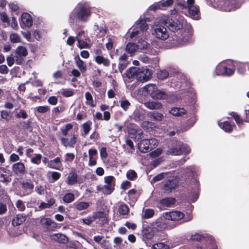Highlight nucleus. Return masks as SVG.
<instances>
[{
  "instance_id": "obj_1",
  "label": "nucleus",
  "mask_w": 249,
  "mask_h": 249,
  "mask_svg": "<svg viewBox=\"0 0 249 249\" xmlns=\"http://www.w3.org/2000/svg\"><path fill=\"white\" fill-rule=\"evenodd\" d=\"M161 23L166 26L168 29L174 32L169 38L173 46L183 45L186 44L192 36V29L189 28L184 30L182 34L176 33V32L183 29V24L178 19H173L169 17H166L162 19Z\"/></svg>"
},
{
  "instance_id": "obj_2",
  "label": "nucleus",
  "mask_w": 249,
  "mask_h": 249,
  "mask_svg": "<svg viewBox=\"0 0 249 249\" xmlns=\"http://www.w3.org/2000/svg\"><path fill=\"white\" fill-rule=\"evenodd\" d=\"M125 74L128 78H136L138 81L141 82L148 81L152 75V72L149 70L135 67L127 70Z\"/></svg>"
},
{
  "instance_id": "obj_3",
  "label": "nucleus",
  "mask_w": 249,
  "mask_h": 249,
  "mask_svg": "<svg viewBox=\"0 0 249 249\" xmlns=\"http://www.w3.org/2000/svg\"><path fill=\"white\" fill-rule=\"evenodd\" d=\"M147 93L155 100H166L168 98L167 94L164 91L158 89L155 84H148L144 87Z\"/></svg>"
},
{
  "instance_id": "obj_4",
  "label": "nucleus",
  "mask_w": 249,
  "mask_h": 249,
  "mask_svg": "<svg viewBox=\"0 0 249 249\" xmlns=\"http://www.w3.org/2000/svg\"><path fill=\"white\" fill-rule=\"evenodd\" d=\"M178 179L175 177H170L161 182V189L164 193H172L178 186Z\"/></svg>"
},
{
  "instance_id": "obj_5",
  "label": "nucleus",
  "mask_w": 249,
  "mask_h": 249,
  "mask_svg": "<svg viewBox=\"0 0 249 249\" xmlns=\"http://www.w3.org/2000/svg\"><path fill=\"white\" fill-rule=\"evenodd\" d=\"M235 71V66L232 63H223L217 66L216 71L218 75L231 76Z\"/></svg>"
},
{
  "instance_id": "obj_6",
  "label": "nucleus",
  "mask_w": 249,
  "mask_h": 249,
  "mask_svg": "<svg viewBox=\"0 0 249 249\" xmlns=\"http://www.w3.org/2000/svg\"><path fill=\"white\" fill-rule=\"evenodd\" d=\"M74 10L77 12V19L82 22L87 21L91 14L89 7L84 5H78Z\"/></svg>"
},
{
  "instance_id": "obj_7",
  "label": "nucleus",
  "mask_w": 249,
  "mask_h": 249,
  "mask_svg": "<svg viewBox=\"0 0 249 249\" xmlns=\"http://www.w3.org/2000/svg\"><path fill=\"white\" fill-rule=\"evenodd\" d=\"M20 191L19 196H24L31 194L34 190V184L31 179H27L19 182Z\"/></svg>"
},
{
  "instance_id": "obj_8",
  "label": "nucleus",
  "mask_w": 249,
  "mask_h": 249,
  "mask_svg": "<svg viewBox=\"0 0 249 249\" xmlns=\"http://www.w3.org/2000/svg\"><path fill=\"white\" fill-rule=\"evenodd\" d=\"M163 24L156 25L154 28V34L156 37L162 40H165L167 39L169 35L167 31L166 28Z\"/></svg>"
},
{
  "instance_id": "obj_9",
  "label": "nucleus",
  "mask_w": 249,
  "mask_h": 249,
  "mask_svg": "<svg viewBox=\"0 0 249 249\" xmlns=\"http://www.w3.org/2000/svg\"><path fill=\"white\" fill-rule=\"evenodd\" d=\"M40 223L45 231H54L57 228V223L50 218L43 217L41 218Z\"/></svg>"
},
{
  "instance_id": "obj_10",
  "label": "nucleus",
  "mask_w": 249,
  "mask_h": 249,
  "mask_svg": "<svg viewBox=\"0 0 249 249\" xmlns=\"http://www.w3.org/2000/svg\"><path fill=\"white\" fill-rule=\"evenodd\" d=\"M163 216L167 220L178 221L183 218L184 214L183 213L180 211H173L164 213Z\"/></svg>"
},
{
  "instance_id": "obj_11",
  "label": "nucleus",
  "mask_w": 249,
  "mask_h": 249,
  "mask_svg": "<svg viewBox=\"0 0 249 249\" xmlns=\"http://www.w3.org/2000/svg\"><path fill=\"white\" fill-rule=\"evenodd\" d=\"M70 139L67 138L62 137L60 139L61 144L65 147L73 148L77 142L78 135H71Z\"/></svg>"
},
{
  "instance_id": "obj_12",
  "label": "nucleus",
  "mask_w": 249,
  "mask_h": 249,
  "mask_svg": "<svg viewBox=\"0 0 249 249\" xmlns=\"http://www.w3.org/2000/svg\"><path fill=\"white\" fill-rule=\"evenodd\" d=\"M142 233L143 238L149 240H151L154 237L155 233V230L149 225L143 224Z\"/></svg>"
},
{
  "instance_id": "obj_13",
  "label": "nucleus",
  "mask_w": 249,
  "mask_h": 249,
  "mask_svg": "<svg viewBox=\"0 0 249 249\" xmlns=\"http://www.w3.org/2000/svg\"><path fill=\"white\" fill-rule=\"evenodd\" d=\"M173 2V0H162L151 5L150 9L153 11H156L158 9H162L164 7L172 5Z\"/></svg>"
},
{
  "instance_id": "obj_14",
  "label": "nucleus",
  "mask_w": 249,
  "mask_h": 249,
  "mask_svg": "<svg viewBox=\"0 0 249 249\" xmlns=\"http://www.w3.org/2000/svg\"><path fill=\"white\" fill-rule=\"evenodd\" d=\"M180 142L176 141L173 145L166 152V154L172 156L181 155V149H180Z\"/></svg>"
},
{
  "instance_id": "obj_15",
  "label": "nucleus",
  "mask_w": 249,
  "mask_h": 249,
  "mask_svg": "<svg viewBox=\"0 0 249 249\" xmlns=\"http://www.w3.org/2000/svg\"><path fill=\"white\" fill-rule=\"evenodd\" d=\"M12 171L16 175H23L26 172L25 165L21 162L16 163L12 166Z\"/></svg>"
},
{
  "instance_id": "obj_16",
  "label": "nucleus",
  "mask_w": 249,
  "mask_h": 249,
  "mask_svg": "<svg viewBox=\"0 0 249 249\" xmlns=\"http://www.w3.org/2000/svg\"><path fill=\"white\" fill-rule=\"evenodd\" d=\"M155 141L154 139H144L141 141L140 147L142 149L141 151L143 153H146L150 151L152 148L150 146L151 143Z\"/></svg>"
},
{
  "instance_id": "obj_17",
  "label": "nucleus",
  "mask_w": 249,
  "mask_h": 249,
  "mask_svg": "<svg viewBox=\"0 0 249 249\" xmlns=\"http://www.w3.org/2000/svg\"><path fill=\"white\" fill-rule=\"evenodd\" d=\"M97 190L102 192L105 195L111 194L115 189V184H106L104 186L98 185Z\"/></svg>"
},
{
  "instance_id": "obj_18",
  "label": "nucleus",
  "mask_w": 249,
  "mask_h": 249,
  "mask_svg": "<svg viewBox=\"0 0 249 249\" xmlns=\"http://www.w3.org/2000/svg\"><path fill=\"white\" fill-rule=\"evenodd\" d=\"M47 166L52 169L60 170V168L62 167L61 158L57 157L53 160H49Z\"/></svg>"
},
{
  "instance_id": "obj_19",
  "label": "nucleus",
  "mask_w": 249,
  "mask_h": 249,
  "mask_svg": "<svg viewBox=\"0 0 249 249\" xmlns=\"http://www.w3.org/2000/svg\"><path fill=\"white\" fill-rule=\"evenodd\" d=\"M16 127L20 130L32 131V122L30 120L20 121L17 124Z\"/></svg>"
},
{
  "instance_id": "obj_20",
  "label": "nucleus",
  "mask_w": 249,
  "mask_h": 249,
  "mask_svg": "<svg viewBox=\"0 0 249 249\" xmlns=\"http://www.w3.org/2000/svg\"><path fill=\"white\" fill-rule=\"evenodd\" d=\"M189 13L191 17L195 19H199L200 18L199 6L195 5L188 8Z\"/></svg>"
},
{
  "instance_id": "obj_21",
  "label": "nucleus",
  "mask_w": 249,
  "mask_h": 249,
  "mask_svg": "<svg viewBox=\"0 0 249 249\" xmlns=\"http://www.w3.org/2000/svg\"><path fill=\"white\" fill-rule=\"evenodd\" d=\"M22 24L25 26L30 27L33 24V19L31 16L27 13H23L21 16Z\"/></svg>"
},
{
  "instance_id": "obj_22",
  "label": "nucleus",
  "mask_w": 249,
  "mask_h": 249,
  "mask_svg": "<svg viewBox=\"0 0 249 249\" xmlns=\"http://www.w3.org/2000/svg\"><path fill=\"white\" fill-rule=\"evenodd\" d=\"M26 219V216L25 215L23 214H17L12 219V225L14 227L19 226L24 222Z\"/></svg>"
},
{
  "instance_id": "obj_23",
  "label": "nucleus",
  "mask_w": 249,
  "mask_h": 249,
  "mask_svg": "<svg viewBox=\"0 0 249 249\" xmlns=\"http://www.w3.org/2000/svg\"><path fill=\"white\" fill-rule=\"evenodd\" d=\"M174 116L179 117L186 114V110L183 107H173L169 111Z\"/></svg>"
},
{
  "instance_id": "obj_24",
  "label": "nucleus",
  "mask_w": 249,
  "mask_h": 249,
  "mask_svg": "<svg viewBox=\"0 0 249 249\" xmlns=\"http://www.w3.org/2000/svg\"><path fill=\"white\" fill-rule=\"evenodd\" d=\"M76 66L79 68L82 73H84L87 71L86 64L80 59L79 56L77 55L75 58Z\"/></svg>"
},
{
  "instance_id": "obj_25",
  "label": "nucleus",
  "mask_w": 249,
  "mask_h": 249,
  "mask_svg": "<svg viewBox=\"0 0 249 249\" xmlns=\"http://www.w3.org/2000/svg\"><path fill=\"white\" fill-rule=\"evenodd\" d=\"M52 240L59 243L65 244L68 241V238L64 234L56 233L53 235L51 237Z\"/></svg>"
},
{
  "instance_id": "obj_26",
  "label": "nucleus",
  "mask_w": 249,
  "mask_h": 249,
  "mask_svg": "<svg viewBox=\"0 0 249 249\" xmlns=\"http://www.w3.org/2000/svg\"><path fill=\"white\" fill-rule=\"evenodd\" d=\"M78 175L75 172H70L68 176L67 183L69 185H73L77 181Z\"/></svg>"
},
{
  "instance_id": "obj_27",
  "label": "nucleus",
  "mask_w": 249,
  "mask_h": 249,
  "mask_svg": "<svg viewBox=\"0 0 249 249\" xmlns=\"http://www.w3.org/2000/svg\"><path fill=\"white\" fill-rule=\"evenodd\" d=\"M145 106L150 109H160L162 107L161 103L156 101H150L144 103Z\"/></svg>"
},
{
  "instance_id": "obj_28",
  "label": "nucleus",
  "mask_w": 249,
  "mask_h": 249,
  "mask_svg": "<svg viewBox=\"0 0 249 249\" xmlns=\"http://www.w3.org/2000/svg\"><path fill=\"white\" fill-rule=\"evenodd\" d=\"M220 127L225 131L228 133H231L233 130V126H235L234 123L231 124L228 121H224L220 124H219Z\"/></svg>"
},
{
  "instance_id": "obj_29",
  "label": "nucleus",
  "mask_w": 249,
  "mask_h": 249,
  "mask_svg": "<svg viewBox=\"0 0 249 249\" xmlns=\"http://www.w3.org/2000/svg\"><path fill=\"white\" fill-rule=\"evenodd\" d=\"M176 202V199L173 197H166L161 199L160 201V204L162 206L171 207Z\"/></svg>"
},
{
  "instance_id": "obj_30",
  "label": "nucleus",
  "mask_w": 249,
  "mask_h": 249,
  "mask_svg": "<svg viewBox=\"0 0 249 249\" xmlns=\"http://www.w3.org/2000/svg\"><path fill=\"white\" fill-rule=\"evenodd\" d=\"M95 61L98 64H103L105 67H108L110 65V60L101 55H97L95 57Z\"/></svg>"
},
{
  "instance_id": "obj_31",
  "label": "nucleus",
  "mask_w": 249,
  "mask_h": 249,
  "mask_svg": "<svg viewBox=\"0 0 249 249\" xmlns=\"http://www.w3.org/2000/svg\"><path fill=\"white\" fill-rule=\"evenodd\" d=\"M16 53L19 56L26 57L28 53L27 48L23 46H18L16 50Z\"/></svg>"
},
{
  "instance_id": "obj_32",
  "label": "nucleus",
  "mask_w": 249,
  "mask_h": 249,
  "mask_svg": "<svg viewBox=\"0 0 249 249\" xmlns=\"http://www.w3.org/2000/svg\"><path fill=\"white\" fill-rule=\"evenodd\" d=\"M75 208L78 211H82L87 209L89 207V203L88 202L81 201L74 203Z\"/></svg>"
},
{
  "instance_id": "obj_33",
  "label": "nucleus",
  "mask_w": 249,
  "mask_h": 249,
  "mask_svg": "<svg viewBox=\"0 0 249 249\" xmlns=\"http://www.w3.org/2000/svg\"><path fill=\"white\" fill-rule=\"evenodd\" d=\"M91 125L92 122L89 120L87 121L82 124V127L83 128V133L82 134V135L83 137H86L89 132L91 129Z\"/></svg>"
},
{
  "instance_id": "obj_34",
  "label": "nucleus",
  "mask_w": 249,
  "mask_h": 249,
  "mask_svg": "<svg viewBox=\"0 0 249 249\" xmlns=\"http://www.w3.org/2000/svg\"><path fill=\"white\" fill-rule=\"evenodd\" d=\"M191 184L193 186V187L194 188L191 190V192L198 195L200 190V183L199 181L195 178L191 182Z\"/></svg>"
},
{
  "instance_id": "obj_35",
  "label": "nucleus",
  "mask_w": 249,
  "mask_h": 249,
  "mask_svg": "<svg viewBox=\"0 0 249 249\" xmlns=\"http://www.w3.org/2000/svg\"><path fill=\"white\" fill-rule=\"evenodd\" d=\"M118 212L121 215H127L129 212V209L126 204L124 203L119 206Z\"/></svg>"
},
{
  "instance_id": "obj_36",
  "label": "nucleus",
  "mask_w": 249,
  "mask_h": 249,
  "mask_svg": "<svg viewBox=\"0 0 249 249\" xmlns=\"http://www.w3.org/2000/svg\"><path fill=\"white\" fill-rule=\"evenodd\" d=\"M137 49V45L135 43L129 42L126 46L125 50L129 53H133Z\"/></svg>"
},
{
  "instance_id": "obj_37",
  "label": "nucleus",
  "mask_w": 249,
  "mask_h": 249,
  "mask_svg": "<svg viewBox=\"0 0 249 249\" xmlns=\"http://www.w3.org/2000/svg\"><path fill=\"white\" fill-rule=\"evenodd\" d=\"M75 197L73 194L71 193H66L63 197V200L65 203H71L74 200Z\"/></svg>"
},
{
  "instance_id": "obj_38",
  "label": "nucleus",
  "mask_w": 249,
  "mask_h": 249,
  "mask_svg": "<svg viewBox=\"0 0 249 249\" xmlns=\"http://www.w3.org/2000/svg\"><path fill=\"white\" fill-rule=\"evenodd\" d=\"M92 215L94 221L97 219L107 218V213L104 211H97L93 212Z\"/></svg>"
},
{
  "instance_id": "obj_39",
  "label": "nucleus",
  "mask_w": 249,
  "mask_h": 249,
  "mask_svg": "<svg viewBox=\"0 0 249 249\" xmlns=\"http://www.w3.org/2000/svg\"><path fill=\"white\" fill-rule=\"evenodd\" d=\"M76 40L77 41V46L79 49H82L89 47V44L87 40L81 41V38L79 36H76Z\"/></svg>"
},
{
  "instance_id": "obj_40",
  "label": "nucleus",
  "mask_w": 249,
  "mask_h": 249,
  "mask_svg": "<svg viewBox=\"0 0 249 249\" xmlns=\"http://www.w3.org/2000/svg\"><path fill=\"white\" fill-rule=\"evenodd\" d=\"M85 98L87 100L86 104L90 106L91 107H94L95 105L94 104L93 97L89 91L85 93Z\"/></svg>"
},
{
  "instance_id": "obj_41",
  "label": "nucleus",
  "mask_w": 249,
  "mask_h": 249,
  "mask_svg": "<svg viewBox=\"0 0 249 249\" xmlns=\"http://www.w3.org/2000/svg\"><path fill=\"white\" fill-rule=\"evenodd\" d=\"M150 117L154 120L160 121L163 118V115L157 111H153L151 113Z\"/></svg>"
},
{
  "instance_id": "obj_42",
  "label": "nucleus",
  "mask_w": 249,
  "mask_h": 249,
  "mask_svg": "<svg viewBox=\"0 0 249 249\" xmlns=\"http://www.w3.org/2000/svg\"><path fill=\"white\" fill-rule=\"evenodd\" d=\"M229 115L233 118L236 124L240 125V124H243V120L242 119L239 114H238L236 112H231L229 113Z\"/></svg>"
},
{
  "instance_id": "obj_43",
  "label": "nucleus",
  "mask_w": 249,
  "mask_h": 249,
  "mask_svg": "<svg viewBox=\"0 0 249 249\" xmlns=\"http://www.w3.org/2000/svg\"><path fill=\"white\" fill-rule=\"evenodd\" d=\"M169 76V72L165 70H160L157 73V78L160 80H163Z\"/></svg>"
},
{
  "instance_id": "obj_44",
  "label": "nucleus",
  "mask_w": 249,
  "mask_h": 249,
  "mask_svg": "<svg viewBox=\"0 0 249 249\" xmlns=\"http://www.w3.org/2000/svg\"><path fill=\"white\" fill-rule=\"evenodd\" d=\"M137 28L141 31H146L148 28V24L145 20L143 19L140 20L137 24Z\"/></svg>"
},
{
  "instance_id": "obj_45",
  "label": "nucleus",
  "mask_w": 249,
  "mask_h": 249,
  "mask_svg": "<svg viewBox=\"0 0 249 249\" xmlns=\"http://www.w3.org/2000/svg\"><path fill=\"white\" fill-rule=\"evenodd\" d=\"M180 149H181V155L184 154L185 155L189 154L191 152V149L186 144L180 142Z\"/></svg>"
},
{
  "instance_id": "obj_46",
  "label": "nucleus",
  "mask_w": 249,
  "mask_h": 249,
  "mask_svg": "<svg viewBox=\"0 0 249 249\" xmlns=\"http://www.w3.org/2000/svg\"><path fill=\"white\" fill-rule=\"evenodd\" d=\"M94 221L92 215H89L87 217L80 219V222L87 225H90Z\"/></svg>"
},
{
  "instance_id": "obj_47",
  "label": "nucleus",
  "mask_w": 249,
  "mask_h": 249,
  "mask_svg": "<svg viewBox=\"0 0 249 249\" xmlns=\"http://www.w3.org/2000/svg\"><path fill=\"white\" fill-rule=\"evenodd\" d=\"M0 117L1 119H3L6 121H8L11 120L12 118V115L10 112H8L7 110H1L0 112Z\"/></svg>"
},
{
  "instance_id": "obj_48",
  "label": "nucleus",
  "mask_w": 249,
  "mask_h": 249,
  "mask_svg": "<svg viewBox=\"0 0 249 249\" xmlns=\"http://www.w3.org/2000/svg\"><path fill=\"white\" fill-rule=\"evenodd\" d=\"M61 94L63 97H70L73 96L74 92L72 89H63L61 91Z\"/></svg>"
},
{
  "instance_id": "obj_49",
  "label": "nucleus",
  "mask_w": 249,
  "mask_h": 249,
  "mask_svg": "<svg viewBox=\"0 0 249 249\" xmlns=\"http://www.w3.org/2000/svg\"><path fill=\"white\" fill-rule=\"evenodd\" d=\"M155 212L152 209H147L145 210L142 217L144 219H148L153 216Z\"/></svg>"
},
{
  "instance_id": "obj_50",
  "label": "nucleus",
  "mask_w": 249,
  "mask_h": 249,
  "mask_svg": "<svg viewBox=\"0 0 249 249\" xmlns=\"http://www.w3.org/2000/svg\"><path fill=\"white\" fill-rule=\"evenodd\" d=\"M77 12L74 10L70 13L69 17V22L71 24L76 23L77 20Z\"/></svg>"
},
{
  "instance_id": "obj_51",
  "label": "nucleus",
  "mask_w": 249,
  "mask_h": 249,
  "mask_svg": "<svg viewBox=\"0 0 249 249\" xmlns=\"http://www.w3.org/2000/svg\"><path fill=\"white\" fill-rule=\"evenodd\" d=\"M35 157H33L31 159V161L33 164L38 165L41 162V160L42 158V156L40 154H35Z\"/></svg>"
},
{
  "instance_id": "obj_52",
  "label": "nucleus",
  "mask_w": 249,
  "mask_h": 249,
  "mask_svg": "<svg viewBox=\"0 0 249 249\" xmlns=\"http://www.w3.org/2000/svg\"><path fill=\"white\" fill-rule=\"evenodd\" d=\"M127 178L130 180H133L134 179L137 178V173L133 170H129L126 173Z\"/></svg>"
},
{
  "instance_id": "obj_53",
  "label": "nucleus",
  "mask_w": 249,
  "mask_h": 249,
  "mask_svg": "<svg viewBox=\"0 0 249 249\" xmlns=\"http://www.w3.org/2000/svg\"><path fill=\"white\" fill-rule=\"evenodd\" d=\"M10 40L13 43L20 42V36L16 33H12L10 36Z\"/></svg>"
},
{
  "instance_id": "obj_54",
  "label": "nucleus",
  "mask_w": 249,
  "mask_h": 249,
  "mask_svg": "<svg viewBox=\"0 0 249 249\" xmlns=\"http://www.w3.org/2000/svg\"><path fill=\"white\" fill-rule=\"evenodd\" d=\"M96 31L99 34L101 35V36H104L107 33V28L106 27H101L98 25L95 26Z\"/></svg>"
},
{
  "instance_id": "obj_55",
  "label": "nucleus",
  "mask_w": 249,
  "mask_h": 249,
  "mask_svg": "<svg viewBox=\"0 0 249 249\" xmlns=\"http://www.w3.org/2000/svg\"><path fill=\"white\" fill-rule=\"evenodd\" d=\"M73 127V125L71 124H68L65 125V127L63 129H61L62 134L66 137L68 135V132Z\"/></svg>"
},
{
  "instance_id": "obj_56",
  "label": "nucleus",
  "mask_w": 249,
  "mask_h": 249,
  "mask_svg": "<svg viewBox=\"0 0 249 249\" xmlns=\"http://www.w3.org/2000/svg\"><path fill=\"white\" fill-rule=\"evenodd\" d=\"M153 248L154 249H169V247L163 243L160 242L153 245Z\"/></svg>"
},
{
  "instance_id": "obj_57",
  "label": "nucleus",
  "mask_w": 249,
  "mask_h": 249,
  "mask_svg": "<svg viewBox=\"0 0 249 249\" xmlns=\"http://www.w3.org/2000/svg\"><path fill=\"white\" fill-rule=\"evenodd\" d=\"M128 64V62L119 61L118 65V70L119 72L122 73L123 71L126 68Z\"/></svg>"
},
{
  "instance_id": "obj_58",
  "label": "nucleus",
  "mask_w": 249,
  "mask_h": 249,
  "mask_svg": "<svg viewBox=\"0 0 249 249\" xmlns=\"http://www.w3.org/2000/svg\"><path fill=\"white\" fill-rule=\"evenodd\" d=\"M16 117L17 118L26 119L28 117V114L25 110L21 109L19 112L16 114Z\"/></svg>"
},
{
  "instance_id": "obj_59",
  "label": "nucleus",
  "mask_w": 249,
  "mask_h": 249,
  "mask_svg": "<svg viewBox=\"0 0 249 249\" xmlns=\"http://www.w3.org/2000/svg\"><path fill=\"white\" fill-rule=\"evenodd\" d=\"M16 206L20 211H24L25 210V206L21 200H18L16 203Z\"/></svg>"
},
{
  "instance_id": "obj_60",
  "label": "nucleus",
  "mask_w": 249,
  "mask_h": 249,
  "mask_svg": "<svg viewBox=\"0 0 249 249\" xmlns=\"http://www.w3.org/2000/svg\"><path fill=\"white\" fill-rule=\"evenodd\" d=\"M130 106V103L127 100H122L120 102V106L124 110H127Z\"/></svg>"
},
{
  "instance_id": "obj_61",
  "label": "nucleus",
  "mask_w": 249,
  "mask_h": 249,
  "mask_svg": "<svg viewBox=\"0 0 249 249\" xmlns=\"http://www.w3.org/2000/svg\"><path fill=\"white\" fill-rule=\"evenodd\" d=\"M0 18L3 22L7 23L8 24L10 23L9 17L5 12H3L0 13Z\"/></svg>"
},
{
  "instance_id": "obj_62",
  "label": "nucleus",
  "mask_w": 249,
  "mask_h": 249,
  "mask_svg": "<svg viewBox=\"0 0 249 249\" xmlns=\"http://www.w3.org/2000/svg\"><path fill=\"white\" fill-rule=\"evenodd\" d=\"M0 178H2L0 180V182L4 183L6 185H7L9 182H10L11 180V178L7 177L6 175L3 174H1L0 175Z\"/></svg>"
},
{
  "instance_id": "obj_63",
  "label": "nucleus",
  "mask_w": 249,
  "mask_h": 249,
  "mask_svg": "<svg viewBox=\"0 0 249 249\" xmlns=\"http://www.w3.org/2000/svg\"><path fill=\"white\" fill-rule=\"evenodd\" d=\"M36 110L38 113H45L50 110V107L47 106H39L37 107Z\"/></svg>"
},
{
  "instance_id": "obj_64",
  "label": "nucleus",
  "mask_w": 249,
  "mask_h": 249,
  "mask_svg": "<svg viewBox=\"0 0 249 249\" xmlns=\"http://www.w3.org/2000/svg\"><path fill=\"white\" fill-rule=\"evenodd\" d=\"M164 178V174L163 173L159 174L153 178L151 182L153 183L162 180Z\"/></svg>"
}]
</instances>
